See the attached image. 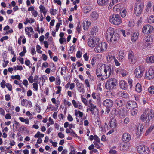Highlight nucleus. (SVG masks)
Returning a JSON list of instances; mask_svg holds the SVG:
<instances>
[{
    "mask_svg": "<svg viewBox=\"0 0 154 154\" xmlns=\"http://www.w3.org/2000/svg\"><path fill=\"white\" fill-rule=\"evenodd\" d=\"M144 7L143 3L141 2H137L135 4L134 11L137 15H140L142 13Z\"/></svg>",
    "mask_w": 154,
    "mask_h": 154,
    "instance_id": "4",
    "label": "nucleus"
},
{
    "mask_svg": "<svg viewBox=\"0 0 154 154\" xmlns=\"http://www.w3.org/2000/svg\"><path fill=\"white\" fill-rule=\"evenodd\" d=\"M106 59L108 62L112 63L116 58L114 56H112L110 54H108L106 56Z\"/></svg>",
    "mask_w": 154,
    "mask_h": 154,
    "instance_id": "25",
    "label": "nucleus"
},
{
    "mask_svg": "<svg viewBox=\"0 0 154 154\" xmlns=\"http://www.w3.org/2000/svg\"><path fill=\"white\" fill-rule=\"evenodd\" d=\"M98 31V29L97 26H94L91 30V33L92 35H94Z\"/></svg>",
    "mask_w": 154,
    "mask_h": 154,
    "instance_id": "44",
    "label": "nucleus"
},
{
    "mask_svg": "<svg viewBox=\"0 0 154 154\" xmlns=\"http://www.w3.org/2000/svg\"><path fill=\"white\" fill-rule=\"evenodd\" d=\"M144 40L145 42V45H146L147 46L150 47L151 46L153 40L152 38L150 37L147 36L145 38Z\"/></svg>",
    "mask_w": 154,
    "mask_h": 154,
    "instance_id": "23",
    "label": "nucleus"
},
{
    "mask_svg": "<svg viewBox=\"0 0 154 154\" xmlns=\"http://www.w3.org/2000/svg\"><path fill=\"white\" fill-rule=\"evenodd\" d=\"M81 99L82 101L85 105L87 106L88 105V102L87 100L82 95L81 96Z\"/></svg>",
    "mask_w": 154,
    "mask_h": 154,
    "instance_id": "57",
    "label": "nucleus"
},
{
    "mask_svg": "<svg viewBox=\"0 0 154 154\" xmlns=\"http://www.w3.org/2000/svg\"><path fill=\"white\" fill-rule=\"evenodd\" d=\"M95 146L97 149L101 150V147L103 146V144L100 142L96 143L93 142Z\"/></svg>",
    "mask_w": 154,
    "mask_h": 154,
    "instance_id": "38",
    "label": "nucleus"
},
{
    "mask_svg": "<svg viewBox=\"0 0 154 154\" xmlns=\"http://www.w3.org/2000/svg\"><path fill=\"white\" fill-rule=\"evenodd\" d=\"M148 92L151 95L154 94V86L152 85L149 87L148 88Z\"/></svg>",
    "mask_w": 154,
    "mask_h": 154,
    "instance_id": "43",
    "label": "nucleus"
},
{
    "mask_svg": "<svg viewBox=\"0 0 154 154\" xmlns=\"http://www.w3.org/2000/svg\"><path fill=\"white\" fill-rule=\"evenodd\" d=\"M57 10L56 9H54L53 8H51L50 10V13L53 15H55L56 14Z\"/></svg>",
    "mask_w": 154,
    "mask_h": 154,
    "instance_id": "61",
    "label": "nucleus"
},
{
    "mask_svg": "<svg viewBox=\"0 0 154 154\" xmlns=\"http://www.w3.org/2000/svg\"><path fill=\"white\" fill-rule=\"evenodd\" d=\"M149 23H152L154 22V16L151 15L147 19Z\"/></svg>",
    "mask_w": 154,
    "mask_h": 154,
    "instance_id": "49",
    "label": "nucleus"
},
{
    "mask_svg": "<svg viewBox=\"0 0 154 154\" xmlns=\"http://www.w3.org/2000/svg\"><path fill=\"white\" fill-rule=\"evenodd\" d=\"M116 79L113 78L109 79L106 82V88L108 90H112L114 88L117 84Z\"/></svg>",
    "mask_w": 154,
    "mask_h": 154,
    "instance_id": "3",
    "label": "nucleus"
},
{
    "mask_svg": "<svg viewBox=\"0 0 154 154\" xmlns=\"http://www.w3.org/2000/svg\"><path fill=\"white\" fill-rule=\"evenodd\" d=\"M113 103L112 100L110 99H107L103 101L102 104L106 107H112Z\"/></svg>",
    "mask_w": 154,
    "mask_h": 154,
    "instance_id": "16",
    "label": "nucleus"
},
{
    "mask_svg": "<svg viewBox=\"0 0 154 154\" xmlns=\"http://www.w3.org/2000/svg\"><path fill=\"white\" fill-rule=\"evenodd\" d=\"M120 58H121L122 60H123L125 58V54L124 52L120 51L119 52V55Z\"/></svg>",
    "mask_w": 154,
    "mask_h": 154,
    "instance_id": "58",
    "label": "nucleus"
},
{
    "mask_svg": "<svg viewBox=\"0 0 154 154\" xmlns=\"http://www.w3.org/2000/svg\"><path fill=\"white\" fill-rule=\"evenodd\" d=\"M111 65H109L108 66H105L104 67V74L103 76L106 79L109 77L111 74L112 70L111 69Z\"/></svg>",
    "mask_w": 154,
    "mask_h": 154,
    "instance_id": "12",
    "label": "nucleus"
},
{
    "mask_svg": "<svg viewBox=\"0 0 154 154\" xmlns=\"http://www.w3.org/2000/svg\"><path fill=\"white\" fill-rule=\"evenodd\" d=\"M105 38L107 40H109L111 43L115 44L119 39V35L114 29L109 27L107 30Z\"/></svg>",
    "mask_w": 154,
    "mask_h": 154,
    "instance_id": "1",
    "label": "nucleus"
},
{
    "mask_svg": "<svg viewBox=\"0 0 154 154\" xmlns=\"http://www.w3.org/2000/svg\"><path fill=\"white\" fill-rule=\"evenodd\" d=\"M75 115L76 116V117H79L81 118L83 116V113L82 112H81L79 110L76 109L75 110Z\"/></svg>",
    "mask_w": 154,
    "mask_h": 154,
    "instance_id": "34",
    "label": "nucleus"
},
{
    "mask_svg": "<svg viewBox=\"0 0 154 154\" xmlns=\"http://www.w3.org/2000/svg\"><path fill=\"white\" fill-rule=\"evenodd\" d=\"M77 89L81 93L83 94L85 92V90L84 88V86L82 83L77 82L76 83Z\"/></svg>",
    "mask_w": 154,
    "mask_h": 154,
    "instance_id": "22",
    "label": "nucleus"
},
{
    "mask_svg": "<svg viewBox=\"0 0 154 154\" xmlns=\"http://www.w3.org/2000/svg\"><path fill=\"white\" fill-rule=\"evenodd\" d=\"M96 73L97 76L98 78H100L102 76L101 69L100 68H98L97 69H96Z\"/></svg>",
    "mask_w": 154,
    "mask_h": 154,
    "instance_id": "46",
    "label": "nucleus"
},
{
    "mask_svg": "<svg viewBox=\"0 0 154 154\" xmlns=\"http://www.w3.org/2000/svg\"><path fill=\"white\" fill-rule=\"evenodd\" d=\"M119 110L118 109L115 108H113L112 110V111L110 114V116L114 118L118 115L122 117L123 116L120 115L119 113Z\"/></svg>",
    "mask_w": 154,
    "mask_h": 154,
    "instance_id": "17",
    "label": "nucleus"
},
{
    "mask_svg": "<svg viewBox=\"0 0 154 154\" xmlns=\"http://www.w3.org/2000/svg\"><path fill=\"white\" fill-rule=\"evenodd\" d=\"M137 151L140 154H148L149 149L146 146L139 145L137 146Z\"/></svg>",
    "mask_w": 154,
    "mask_h": 154,
    "instance_id": "9",
    "label": "nucleus"
},
{
    "mask_svg": "<svg viewBox=\"0 0 154 154\" xmlns=\"http://www.w3.org/2000/svg\"><path fill=\"white\" fill-rule=\"evenodd\" d=\"M119 96L121 97L124 98H127L128 97V95L124 91H121L119 93Z\"/></svg>",
    "mask_w": 154,
    "mask_h": 154,
    "instance_id": "40",
    "label": "nucleus"
},
{
    "mask_svg": "<svg viewBox=\"0 0 154 154\" xmlns=\"http://www.w3.org/2000/svg\"><path fill=\"white\" fill-rule=\"evenodd\" d=\"M127 11L125 8H122L120 11V14L122 17H125L126 15Z\"/></svg>",
    "mask_w": 154,
    "mask_h": 154,
    "instance_id": "39",
    "label": "nucleus"
},
{
    "mask_svg": "<svg viewBox=\"0 0 154 154\" xmlns=\"http://www.w3.org/2000/svg\"><path fill=\"white\" fill-rule=\"evenodd\" d=\"M21 104L23 106L29 108L32 106L31 102L30 101H28L26 99L22 100Z\"/></svg>",
    "mask_w": 154,
    "mask_h": 154,
    "instance_id": "19",
    "label": "nucleus"
},
{
    "mask_svg": "<svg viewBox=\"0 0 154 154\" xmlns=\"http://www.w3.org/2000/svg\"><path fill=\"white\" fill-rule=\"evenodd\" d=\"M144 68L143 66H140L135 69L134 74L137 78H140L142 77L144 72Z\"/></svg>",
    "mask_w": 154,
    "mask_h": 154,
    "instance_id": "8",
    "label": "nucleus"
},
{
    "mask_svg": "<svg viewBox=\"0 0 154 154\" xmlns=\"http://www.w3.org/2000/svg\"><path fill=\"white\" fill-rule=\"evenodd\" d=\"M109 154H118L117 152L115 150L113 149H110L109 152Z\"/></svg>",
    "mask_w": 154,
    "mask_h": 154,
    "instance_id": "64",
    "label": "nucleus"
},
{
    "mask_svg": "<svg viewBox=\"0 0 154 154\" xmlns=\"http://www.w3.org/2000/svg\"><path fill=\"white\" fill-rule=\"evenodd\" d=\"M25 31L26 33L28 35L29 37H31L32 35L30 32L32 33L33 32V29L32 27H26L25 29Z\"/></svg>",
    "mask_w": 154,
    "mask_h": 154,
    "instance_id": "28",
    "label": "nucleus"
},
{
    "mask_svg": "<svg viewBox=\"0 0 154 154\" xmlns=\"http://www.w3.org/2000/svg\"><path fill=\"white\" fill-rule=\"evenodd\" d=\"M99 15L96 12L94 11L92 12L90 14V17L92 20H97L98 17Z\"/></svg>",
    "mask_w": 154,
    "mask_h": 154,
    "instance_id": "26",
    "label": "nucleus"
},
{
    "mask_svg": "<svg viewBox=\"0 0 154 154\" xmlns=\"http://www.w3.org/2000/svg\"><path fill=\"white\" fill-rule=\"evenodd\" d=\"M58 109V108L56 109L55 107L51 104L48 105L47 106V108L46 110L47 112H49L50 110L53 111L54 110L56 111Z\"/></svg>",
    "mask_w": 154,
    "mask_h": 154,
    "instance_id": "33",
    "label": "nucleus"
},
{
    "mask_svg": "<svg viewBox=\"0 0 154 154\" xmlns=\"http://www.w3.org/2000/svg\"><path fill=\"white\" fill-rule=\"evenodd\" d=\"M63 103L65 105H67L68 107H69L72 105L71 103L68 101L66 99L64 100Z\"/></svg>",
    "mask_w": 154,
    "mask_h": 154,
    "instance_id": "63",
    "label": "nucleus"
},
{
    "mask_svg": "<svg viewBox=\"0 0 154 154\" xmlns=\"http://www.w3.org/2000/svg\"><path fill=\"white\" fill-rule=\"evenodd\" d=\"M131 139V135L128 133H124L122 137V140L125 142H129Z\"/></svg>",
    "mask_w": 154,
    "mask_h": 154,
    "instance_id": "20",
    "label": "nucleus"
},
{
    "mask_svg": "<svg viewBox=\"0 0 154 154\" xmlns=\"http://www.w3.org/2000/svg\"><path fill=\"white\" fill-rule=\"evenodd\" d=\"M91 10L90 7L86 6L83 9V11L85 13H87L90 12Z\"/></svg>",
    "mask_w": 154,
    "mask_h": 154,
    "instance_id": "51",
    "label": "nucleus"
},
{
    "mask_svg": "<svg viewBox=\"0 0 154 154\" xmlns=\"http://www.w3.org/2000/svg\"><path fill=\"white\" fill-rule=\"evenodd\" d=\"M146 61L148 63H154V56L151 55L148 56L146 59Z\"/></svg>",
    "mask_w": 154,
    "mask_h": 154,
    "instance_id": "31",
    "label": "nucleus"
},
{
    "mask_svg": "<svg viewBox=\"0 0 154 154\" xmlns=\"http://www.w3.org/2000/svg\"><path fill=\"white\" fill-rule=\"evenodd\" d=\"M72 104L75 108H78L80 110L83 109V106L82 104L79 101H76L74 100H72Z\"/></svg>",
    "mask_w": 154,
    "mask_h": 154,
    "instance_id": "21",
    "label": "nucleus"
},
{
    "mask_svg": "<svg viewBox=\"0 0 154 154\" xmlns=\"http://www.w3.org/2000/svg\"><path fill=\"white\" fill-rule=\"evenodd\" d=\"M88 109L91 112L92 114L94 113V109L97 110V108L96 105H94L93 103L92 100L90 99L88 101Z\"/></svg>",
    "mask_w": 154,
    "mask_h": 154,
    "instance_id": "15",
    "label": "nucleus"
},
{
    "mask_svg": "<svg viewBox=\"0 0 154 154\" xmlns=\"http://www.w3.org/2000/svg\"><path fill=\"white\" fill-rule=\"evenodd\" d=\"M119 85L120 88L123 90L126 89L128 87L127 82L123 80H121L119 81Z\"/></svg>",
    "mask_w": 154,
    "mask_h": 154,
    "instance_id": "24",
    "label": "nucleus"
},
{
    "mask_svg": "<svg viewBox=\"0 0 154 154\" xmlns=\"http://www.w3.org/2000/svg\"><path fill=\"white\" fill-rule=\"evenodd\" d=\"M44 137V134L41 133L39 131H38L37 133L34 135V137L35 138H38L39 137Z\"/></svg>",
    "mask_w": 154,
    "mask_h": 154,
    "instance_id": "56",
    "label": "nucleus"
},
{
    "mask_svg": "<svg viewBox=\"0 0 154 154\" xmlns=\"http://www.w3.org/2000/svg\"><path fill=\"white\" fill-rule=\"evenodd\" d=\"M109 126H108V129L110 130L107 133V134H110L113 133L114 131V129L117 126L116 120L114 118H112L109 121Z\"/></svg>",
    "mask_w": 154,
    "mask_h": 154,
    "instance_id": "5",
    "label": "nucleus"
},
{
    "mask_svg": "<svg viewBox=\"0 0 154 154\" xmlns=\"http://www.w3.org/2000/svg\"><path fill=\"white\" fill-rule=\"evenodd\" d=\"M11 79L13 80L15 79L20 80L21 79L20 76L19 75H12L11 77Z\"/></svg>",
    "mask_w": 154,
    "mask_h": 154,
    "instance_id": "60",
    "label": "nucleus"
},
{
    "mask_svg": "<svg viewBox=\"0 0 154 154\" xmlns=\"http://www.w3.org/2000/svg\"><path fill=\"white\" fill-rule=\"evenodd\" d=\"M13 68L14 70L16 71L17 70H19L20 71L22 70L23 69V68L21 65H16V66H14Z\"/></svg>",
    "mask_w": 154,
    "mask_h": 154,
    "instance_id": "47",
    "label": "nucleus"
},
{
    "mask_svg": "<svg viewBox=\"0 0 154 154\" xmlns=\"http://www.w3.org/2000/svg\"><path fill=\"white\" fill-rule=\"evenodd\" d=\"M109 0H97V3L101 6L107 5L108 2Z\"/></svg>",
    "mask_w": 154,
    "mask_h": 154,
    "instance_id": "35",
    "label": "nucleus"
},
{
    "mask_svg": "<svg viewBox=\"0 0 154 154\" xmlns=\"http://www.w3.org/2000/svg\"><path fill=\"white\" fill-rule=\"evenodd\" d=\"M147 116L146 113H143L141 115L140 119L143 122L147 121Z\"/></svg>",
    "mask_w": 154,
    "mask_h": 154,
    "instance_id": "45",
    "label": "nucleus"
},
{
    "mask_svg": "<svg viewBox=\"0 0 154 154\" xmlns=\"http://www.w3.org/2000/svg\"><path fill=\"white\" fill-rule=\"evenodd\" d=\"M33 88H34L35 90L36 91H38V86L37 82L35 83H34L32 84Z\"/></svg>",
    "mask_w": 154,
    "mask_h": 154,
    "instance_id": "62",
    "label": "nucleus"
},
{
    "mask_svg": "<svg viewBox=\"0 0 154 154\" xmlns=\"http://www.w3.org/2000/svg\"><path fill=\"white\" fill-rule=\"evenodd\" d=\"M109 21L112 24L115 25H118L122 22L120 16L117 14H113L109 17Z\"/></svg>",
    "mask_w": 154,
    "mask_h": 154,
    "instance_id": "2",
    "label": "nucleus"
},
{
    "mask_svg": "<svg viewBox=\"0 0 154 154\" xmlns=\"http://www.w3.org/2000/svg\"><path fill=\"white\" fill-rule=\"evenodd\" d=\"M154 128V125H151L149 128L146 131V132L145 133V135L146 136L148 135L153 130Z\"/></svg>",
    "mask_w": 154,
    "mask_h": 154,
    "instance_id": "41",
    "label": "nucleus"
},
{
    "mask_svg": "<svg viewBox=\"0 0 154 154\" xmlns=\"http://www.w3.org/2000/svg\"><path fill=\"white\" fill-rule=\"evenodd\" d=\"M51 101L53 104L55 105V106H57V108H58L60 104L59 102L57 101L56 102V99L54 98H53L51 99Z\"/></svg>",
    "mask_w": 154,
    "mask_h": 154,
    "instance_id": "55",
    "label": "nucleus"
},
{
    "mask_svg": "<svg viewBox=\"0 0 154 154\" xmlns=\"http://www.w3.org/2000/svg\"><path fill=\"white\" fill-rule=\"evenodd\" d=\"M126 106L128 109H130L136 107L137 104L136 102L129 101L127 102Z\"/></svg>",
    "mask_w": 154,
    "mask_h": 154,
    "instance_id": "18",
    "label": "nucleus"
},
{
    "mask_svg": "<svg viewBox=\"0 0 154 154\" xmlns=\"http://www.w3.org/2000/svg\"><path fill=\"white\" fill-rule=\"evenodd\" d=\"M116 103L117 104V106L119 107L122 106L123 104V101L119 99L116 100Z\"/></svg>",
    "mask_w": 154,
    "mask_h": 154,
    "instance_id": "50",
    "label": "nucleus"
},
{
    "mask_svg": "<svg viewBox=\"0 0 154 154\" xmlns=\"http://www.w3.org/2000/svg\"><path fill=\"white\" fill-rule=\"evenodd\" d=\"M129 148V146L126 144H121L119 147V149L122 151L127 150Z\"/></svg>",
    "mask_w": 154,
    "mask_h": 154,
    "instance_id": "29",
    "label": "nucleus"
},
{
    "mask_svg": "<svg viewBox=\"0 0 154 154\" xmlns=\"http://www.w3.org/2000/svg\"><path fill=\"white\" fill-rule=\"evenodd\" d=\"M138 35L139 33L137 32H135L133 33L131 38L132 42H134L137 39Z\"/></svg>",
    "mask_w": 154,
    "mask_h": 154,
    "instance_id": "32",
    "label": "nucleus"
},
{
    "mask_svg": "<svg viewBox=\"0 0 154 154\" xmlns=\"http://www.w3.org/2000/svg\"><path fill=\"white\" fill-rule=\"evenodd\" d=\"M153 27L149 24L143 26L142 29V32L144 34L151 33L153 32Z\"/></svg>",
    "mask_w": 154,
    "mask_h": 154,
    "instance_id": "11",
    "label": "nucleus"
},
{
    "mask_svg": "<svg viewBox=\"0 0 154 154\" xmlns=\"http://www.w3.org/2000/svg\"><path fill=\"white\" fill-rule=\"evenodd\" d=\"M127 80L129 86H130V89H132L133 86L132 84L133 82V80L130 78H128Z\"/></svg>",
    "mask_w": 154,
    "mask_h": 154,
    "instance_id": "53",
    "label": "nucleus"
},
{
    "mask_svg": "<svg viewBox=\"0 0 154 154\" xmlns=\"http://www.w3.org/2000/svg\"><path fill=\"white\" fill-rule=\"evenodd\" d=\"M145 78L148 80L154 78V66H151L148 69L145 73Z\"/></svg>",
    "mask_w": 154,
    "mask_h": 154,
    "instance_id": "7",
    "label": "nucleus"
},
{
    "mask_svg": "<svg viewBox=\"0 0 154 154\" xmlns=\"http://www.w3.org/2000/svg\"><path fill=\"white\" fill-rule=\"evenodd\" d=\"M83 24L84 29L85 30H87L91 25V23L88 21H84L83 23Z\"/></svg>",
    "mask_w": 154,
    "mask_h": 154,
    "instance_id": "30",
    "label": "nucleus"
},
{
    "mask_svg": "<svg viewBox=\"0 0 154 154\" xmlns=\"http://www.w3.org/2000/svg\"><path fill=\"white\" fill-rule=\"evenodd\" d=\"M144 128V126L142 125H139V126H137L136 128V130H137V131L139 132V131H140V133L141 134V132H142L143 131V130Z\"/></svg>",
    "mask_w": 154,
    "mask_h": 154,
    "instance_id": "48",
    "label": "nucleus"
},
{
    "mask_svg": "<svg viewBox=\"0 0 154 154\" xmlns=\"http://www.w3.org/2000/svg\"><path fill=\"white\" fill-rule=\"evenodd\" d=\"M81 24L80 22L78 23L77 24V26L76 27V30L78 33H80L81 31Z\"/></svg>",
    "mask_w": 154,
    "mask_h": 154,
    "instance_id": "59",
    "label": "nucleus"
},
{
    "mask_svg": "<svg viewBox=\"0 0 154 154\" xmlns=\"http://www.w3.org/2000/svg\"><path fill=\"white\" fill-rule=\"evenodd\" d=\"M135 90L138 93H140L142 91L141 85L139 83H137L135 86Z\"/></svg>",
    "mask_w": 154,
    "mask_h": 154,
    "instance_id": "37",
    "label": "nucleus"
},
{
    "mask_svg": "<svg viewBox=\"0 0 154 154\" xmlns=\"http://www.w3.org/2000/svg\"><path fill=\"white\" fill-rule=\"evenodd\" d=\"M86 119V117L85 116H84V117L82 119L81 118L80 119H78V117H76V121L77 123L79 124H82L83 122H82V120H84Z\"/></svg>",
    "mask_w": 154,
    "mask_h": 154,
    "instance_id": "54",
    "label": "nucleus"
},
{
    "mask_svg": "<svg viewBox=\"0 0 154 154\" xmlns=\"http://www.w3.org/2000/svg\"><path fill=\"white\" fill-rule=\"evenodd\" d=\"M19 119L22 122H25V123L26 124H29V121L28 118L25 119L23 117H19Z\"/></svg>",
    "mask_w": 154,
    "mask_h": 154,
    "instance_id": "42",
    "label": "nucleus"
},
{
    "mask_svg": "<svg viewBox=\"0 0 154 154\" xmlns=\"http://www.w3.org/2000/svg\"><path fill=\"white\" fill-rule=\"evenodd\" d=\"M39 8L40 9V13H42L44 12L48 11L43 5H40L39 6Z\"/></svg>",
    "mask_w": 154,
    "mask_h": 154,
    "instance_id": "52",
    "label": "nucleus"
},
{
    "mask_svg": "<svg viewBox=\"0 0 154 154\" xmlns=\"http://www.w3.org/2000/svg\"><path fill=\"white\" fill-rule=\"evenodd\" d=\"M107 45L105 42L98 44L94 48V51L97 53H102L107 49Z\"/></svg>",
    "mask_w": 154,
    "mask_h": 154,
    "instance_id": "6",
    "label": "nucleus"
},
{
    "mask_svg": "<svg viewBox=\"0 0 154 154\" xmlns=\"http://www.w3.org/2000/svg\"><path fill=\"white\" fill-rule=\"evenodd\" d=\"M122 5L121 4H118L115 5L113 8V11L116 12L120 11Z\"/></svg>",
    "mask_w": 154,
    "mask_h": 154,
    "instance_id": "36",
    "label": "nucleus"
},
{
    "mask_svg": "<svg viewBox=\"0 0 154 154\" xmlns=\"http://www.w3.org/2000/svg\"><path fill=\"white\" fill-rule=\"evenodd\" d=\"M128 58L129 62L132 64H134L136 62V57L131 50L128 51Z\"/></svg>",
    "mask_w": 154,
    "mask_h": 154,
    "instance_id": "13",
    "label": "nucleus"
},
{
    "mask_svg": "<svg viewBox=\"0 0 154 154\" xmlns=\"http://www.w3.org/2000/svg\"><path fill=\"white\" fill-rule=\"evenodd\" d=\"M115 72L117 75H121L123 77L126 76L128 74L127 72L121 67L116 68Z\"/></svg>",
    "mask_w": 154,
    "mask_h": 154,
    "instance_id": "14",
    "label": "nucleus"
},
{
    "mask_svg": "<svg viewBox=\"0 0 154 154\" xmlns=\"http://www.w3.org/2000/svg\"><path fill=\"white\" fill-rule=\"evenodd\" d=\"M147 121L149 122L154 117L153 110H150L147 113Z\"/></svg>",
    "mask_w": 154,
    "mask_h": 154,
    "instance_id": "27",
    "label": "nucleus"
},
{
    "mask_svg": "<svg viewBox=\"0 0 154 154\" xmlns=\"http://www.w3.org/2000/svg\"><path fill=\"white\" fill-rule=\"evenodd\" d=\"M99 39L94 37H90L88 40V45L90 47L93 48L99 42Z\"/></svg>",
    "mask_w": 154,
    "mask_h": 154,
    "instance_id": "10",
    "label": "nucleus"
}]
</instances>
